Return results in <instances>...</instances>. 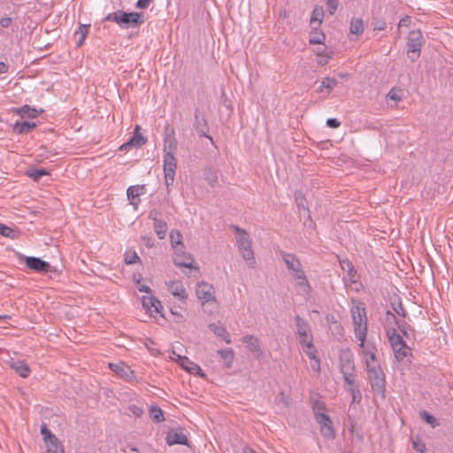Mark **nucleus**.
Wrapping results in <instances>:
<instances>
[{"mask_svg": "<svg viewBox=\"0 0 453 453\" xmlns=\"http://www.w3.org/2000/svg\"><path fill=\"white\" fill-rule=\"evenodd\" d=\"M396 326L405 337H409V330H411L410 325H408L405 321H398L396 322Z\"/></svg>", "mask_w": 453, "mask_h": 453, "instance_id": "nucleus-47", "label": "nucleus"}, {"mask_svg": "<svg viewBox=\"0 0 453 453\" xmlns=\"http://www.w3.org/2000/svg\"><path fill=\"white\" fill-rule=\"evenodd\" d=\"M326 126L331 128H337L341 126V122L337 119L330 118L326 120Z\"/></svg>", "mask_w": 453, "mask_h": 453, "instance_id": "nucleus-55", "label": "nucleus"}, {"mask_svg": "<svg viewBox=\"0 0 453 453\" xmlns=\"http://www.w3.org/2000/svg\"><path fill=\"white\" fill-rule=\"evenodd\" d=\"M209 328L219 337L222 338L223 341L229 344L231 343V339L228 332L226 327L220 323H211L209 325Z\"/></svg>", "mask_w": 453, "mask_h": 453, "instance_id": "nucleus-24", "label": "nucleus"}, {"mask_svg": "<svg viewBox=\"0 0 453 453\" xmlns=\"http://www.w3.org/2000/svg\"><path fill=\"white\" fill-rule=\"evenodd\" d=\"M89 27L90 25H81L75 31L73 37L76 40V47H81L83 44L88 34Z\"/></svg>", "mask_w": 453, "mask_h": 453, "instance_id": "nucleus-29", "label": "nucleus"}, {"mask_svg": "<svg viewBox=\"0 0 453 453\" xmlns=\"http://www.w3.org/2000/svg\"><path fill=\"white\" fill-rule=\"evenodd\" d=\"M310 359H311V367L312 371H314L316 372H320V360L318 357V356L313 358H310Z\"/></svg>", "mask_w": 453, "mask_h": 453, "instance_id": "nucleus-50", "label": "nucleus"}, {"mask_svg": "<svg viewBox=\"0 0 453 453\" xmlns=\"http://www.w3.org/2000/svg\"><path fill=\"white\" fill-rule=\"evenodd\" d=\"M349 32L356 35H359L364 32V22L362 19H352Z\"/></svg>", "mask_w": 453, "mask_h": 453, "instance_id": "nucleus-33", "label": "nucleus"}, {"mask_svg": "<svg viewBox=\"0 0 453 453\" xmlns=\"http://www.w3.org/2000/svg\"><path fill=\"white\" fill-rule=\"evenodd\" d=\"M316 422L319 425V431L325 438L334 439L335 432L333 427V422L328 415H319Z\"/></svg>", "mask_w": 453, "mask_h": 453, "instance_id": "nucleus-13", "label": "nucleus"}, {"mask_svg": "<svg viewBox=\"0 0 453 453\" xmlns=\"http://www.w3.org/2000/svg\"><path fill=\"white\" fill-rule=\"evenodd\" d=\"M299 343L301 344L303 349L313 345L312 334H308L307 337H299Z\"/></svg>", "mask_w": 453, "mask_h": 453, "instance_id": "nucleus-46", "label": "nucleus"}, {"mask_svg": "<svg viewBox=\"0 0 453 453\" xmlns=\"http://www.w3.org/2000/svg\"><path fill=\"white\" fill-rule=\"evenodd\" d=\"M387 335L388 337V341L392 349L397 348L399 346L400 348L405 346V342L403 341V337L397 333V329L395 327L387 328Z\"/></svg>", "mask_w": 453, "mask_h": 453, "instance_id": "nucleus-21", "label": "nucleus"}, {"mask_svg": "<svg viewBox=\"0 0 453 453\" xmlns=\"http://www.w3.org/2000/svg\"><path fill=\"white\" fill-rule=\"evenodd\" d=\"M324 40H325V35L321 33L318 35L311 37L309 39V42L311 44H320V43H323Z\"/></svg>", "mask_w": 453, "mask_h": 453, "instance_id": "nucleus-51", "label": "nucleus"}, {"mask_svg": "<svg viewBox=\"0 0 453 453\" xmlns=\"http://www.w3.org/2000/svg\"><path fill=\"white\" fill-rule=\"evenodd\" d=\"M129 411L135 417H141L142 414L143 413L142 408L134 404L129 406Z\"/></svg>", "mask_w": 453, "mask_h": 453, "instance_id": "nucleus-53", "label": "nucleus"}, {"mask_svg": "<svg viewBox=\"0 0 453 453\" xmlns=\"http://www.w3.org/2000/svg\"><path fill=\"white\" fill-rule=\"evenodd\" d=\"M125 262L127 265L141 263V259L135 251H127L125 254Z\"/></svg>", "mask_w": 453, "mask_h": 453, "instance_id": "nucleus-41", "label": "nucleus"}, {"mask_svg": "<svg viewBox=\"0 0 453 453\" xmlns=\"http://www.w3.org/2000/svg\"><path fill=\"white\" fill-rule=\"evenodd\" d=\"M176 356H177L176 361L180 364V365L184 370H186L187 372H188L191 374L199 375L200 377L205 376L204 372L202 371V369L200 368V366L197 364L192 362L187 357H182L180 355H176Z\"/></svg>", "mask_w": 453, "mask_h": 453, "instance_id": "nucleus-16", "label": "nucleus"}, {"mask_svg": "<svg viewBox=\"0 0 453 453\" xmlns=\"http://www.w3.org/2000/svg\"><path fill=\"white\" fill-rule=\"evenodd\" d=\"M49 174L50 173L45 169L33 168L27 171V175L35 181H39L42 176Z\"/></svg>", "mask_w": 453, "mask_h": 453, "instance_id": "nucleus-34", "label": "nucleus"}, {"mask_svg": "<svg viewBox=\"0 0 453 453\" xmlns=\"http://www.w3.org/2000/svg\"><path fill=\"white\" fill-rule=\"evenodd\" d=\"M303 350L309 358H313L318 356V351L314 344L311 345V347L303 348Z\"/></svg>", "mask_w": 453, "mask_h": 453, "instance_id": "nucleus-49", "label": "nucleus"}, {"mask_svg": "<svg viewBox=\"0 0 453 453\" xmlns=\"http://www.w3.org/2000/svg\"><path fill=\"white\" fill-rule=\"evenodd\" d=\"M391 304H392V309L395 313H396L397 315H399L403 318H405L407 316V312H406L405 309L403 308V305L400 300H398V302L396 303H392Z\"/></svg>", "mask_w": 453, "mask_h": 453, "instance_id": "nucleus-43", "label": "nucleus"}, {"mask_svg": "<svg viewBox=\"0 0 453 453\" xmlns=\"http://www.w3.org/2000/svg\"><path fill=\"white\" fill-rule=\"evenodd\" d=\"M312 411L315 416V418H317L319 415H326V405L324 402L316 400L312 403Z\"/></svg>", "mask_w": 453, "mask_h": 453, "instance_id": "nucleus-38", "label": "nucleus"}, {"mask_svg": "<svg viewBox=\"0 0 453 453\" xmlns=\"http://www.w3.org/2000/svg\"><path fill=\"white\" fill-rule=\"evenodd\" d=\"M347 388L348 392L351 395L352 403H359L362 399V395L360 389L356 382L353 385H348Z\"/></svg>", "mask_w": 453, "mask_h": 453, "instance_id": "nucleus-35", "label": "nucleus"}, {"mask_svg": "<svg viewBox=\"0 0 453 453\" xmlns=\"http://www.w3.org/2000/svg\"><path fill=\"white\" fill-rule=\"evenodd\" d=\"M136 285L140 292L150 293V288L148 286L142 284L140 280H137Z\"/></svg>", "mask_w": 453, "mask_h": 453, "instance_id": "nucleus-61", "label": "nucleus"}, {"mask_svg": "<svg viewBox=\"0 0 453 453\" xmlns=\"http://www.w3.org/2000/svg\"><path fill=\"white\" fill-rule=\"evenodd\" d=\"M142 306L150 312L159 313L160 310L163 309L159 300L153 296H143Z\"/></svg>", "mask_w": 453, "mask_h": 453, "instance_id": "nucleus-23", "label": "nucleus"}, {"mask_svg": "<svg viewBox=\"0 0 453 453\" xmlns=\"http://www.w3.org/2000/svg\"><path fill=\"white\" fill-rule=\"evenodd\" d=\"M41 434L43 437L45 444L48 443L50 441H53L54 437H57L48 429L46 424H42L41 426Z\"/></svg>", "mask_w": 453, "mask_h": 453, "instance_id": "nucleus-42", "label": "nucleus"}, {"mask_svg": "<svg viewBox=\"0 0 453 453\" xmlns=\"http://www.w3.org/2000/svg\"><path fill=\"white\" fill-rule=\"evenodd\" d=\"M339 366L346 385H353L356 380V367L354 356L349 349H341L339 353Z\"/></svg>", "mask_w": 453, "mask_h": 453, "instance_id": "nucleus-5", "label": "nucleus"}, {"mask_svg": "<svg viewBox=\"0 0 453 453\" xmlns=\"http://www.w3.org/2000/svg\"><path fill=\"white\" fill-rule=\"evenodd\" d=\"M0 234L11 239H14L17 236L16 231L14 229L2 223H0Z\"/></svg>", "mask_w": 453, "mask_h": 453, "instance_id": "nucleus-40", "label": "nucleus"}, {"mask_svg": "<svg viewBox=\"0 0 453 453\" xmlns=\"http://www.w3.org/2000/svg\"><path fill=\"white\" fill-rule=\"evenodd\" d=\"M295 324L298 337H307L308 334H311L309 323L299 315L295 317Z\"/></svg>", "mask_w": 453, "mask_h": 453, "instance_id": "nucleus-22", "label": "nucleus"}, {"mask_svg": "<svg viewBox=\"0 0 453 453\" xmlns=\"http://www.w3.org/2000/svg\"><path fill=\"white\" fill-rule=\"evenodd\" d=\"M42 111H43L42 110L38 111L37 109L30 107L27 104H25L22 107L16 109V112L21 118H29V119L36 118Z\"/></svg>", "mask_w": 453, "mask_h": 453, "instance_id": "nucleus-28", "label": "nucleus"}, {"mask_svg": "<svg viewBox=\"0 0 453 453\" xmlns=\"http://www.w3.org/2000/svg\"><path fill=\"white\" fill-rule=\"evenodd\" d=\"M194 128L199 136L209 138L211 142H213L212 137L208 134L209 126L207 119L204 115L200 112L199 109H196L195 111Z\"/></svg>", "mask_w": 453, "mask_h": 453, "instance_id": "nucleus-12", "label": "nucleus"}, {"mask_svg": "<svg viewBox=\"0 0 453 453\" xmlns=\"http://www.w3.org/2000/svg\"><path fill=\"white\" fill-rule=\"evenodd\" d=\"M386 321L388 324L394 323L396 325V322H398L399 320L396 319V317L393 311H388L386 312Z\"/></svg>", "mask_w": 453, "mask_h": 453, "instance_id": "nucleus-54", "label": "nucleus"}, {"mask_svg": "<svg viewBox=\"0 0 453 453\" xmlns=\"http://www.w3.org/2000/svg\"><path fill=\"white\" fill-rule=\"evenodd\" d=\"M419 415L422 418V419H424L433 428H434V427L439 426V423H438L437 419L435 418V417H434L428 411H420Z\"/></svg>", "mask_w": 453, "mask_h": 453, "instance_id": "nucleus-39", "label": "nucleus"}, {"mask_svg": "<svg viewBox=\"0 0 453 453\" xmlns=\"http://www.w3.org/2000/svg\"><path fill=\"white\" fill-rule=\"evenodd\" d=\"M318 56H319V59H318L317 62H318V64L319 65H326L328 63L330 58H331L330 55H328V54H322V53H319Z\"/></svg>", "mask_w": 453, "mask_h": 453, "instance_id": "nucleus-52", "label": "nucleus"}, {"mask_svg": "<svg viewBox=\"0 0 453 453\" xmlns=\"http://www.w3.org/2000/svg\"><path fill=\"white\" fill-rule=\"evenodd\" d=\"M218 354L224 361L226 362V366L230 367L234 357V350L232 349H219L218 350Z\"/></svg>", "mask_w": 453, "mask_h": 453, "instance_id": "nucleus-36", "label": "nucleus"}, {"mask_svg": "<svg viewBox=\"0 0 453 453\" xmlns=\"http://www.w3.org/2000/svg\"><path fill=\"white\" fill-rule=\"evenodd\" d=\"M338 81L334 78L326 77L321 81L320 86L317 88V93H323L326 89V96H328L331 91L336 87Z\"/></svg>", "mask_w": 453, "mask_h": 453, "instance_id": "nucleus-27", "label": "nucleus"}, {"mask_svg": "<svg viewBox=\"0 0 453 453\" xmlns=\"http://www.w3.org/2000/svg\"><path fill=\"white\" fill-rule=\"evenodd\" d=\"M140 126H135L134 129L133 136L128 140V142L123 143L120 147V150H126L131 147L140 148L142 145L146 144L148 142L147 137L141 134Z\"/></svg>", "mask_w": 453, "mask_h": 453, "instance_id": "nucleus-14", "label": "nucleus"}, {"mask_svg": "<svg viewBox=\"0 0 453 453\" xmlns=\"http://www.w3.org/2000/svg\"><path fill=\"white\" fill-rule=\"evenodd\" d=\"M47 453H65L64 448L57 437L46 443Z\"/></svg>", "mask_w": 453, "mask_h": 453, "instance_id": "nucleus-32", "label": "nucleus"}, {"mask_svg": "<svg viewBox=\"0 0 453 453\" xmlns=\"http://www.w3.org/2000/svg\"><path fill=\"white\" fill-rule=\"evenodd\" d=\"M231 228L236 234V242L238 244L239 252L242 254V258L247 261L248 265L254 268L256 265V259L252 250L251 239L246 230L238 226L232 225Z\"/></svg>", "mask_w": 453, "mask_h": 453, "instance_id": "nucleus-2", "label": "nucleus"}, {"mask_svg": "<svg viewBox=\"0 0 453 453\" xmlns=\"http://www.w3.org/2000/svg\"><path fill=\"white\" fill-rule=\"evenodd\" d=\"M393 350L395 357L398 361H403L410 354V348L407 346V344H405V346H403V348H400V346L397 348H394Z\"/></svg>", "mask_w": 453, "mask_h": 453, "instance_id": "nucleus-37", "label": "nucleus"}, {"mask_svg": "<svg viewBox=\"0 0 453 453\" xmlns=\"http://www.w3.org/2000/svg\"><path fill=\"white\" fill-rule=\"evenodd\" d=\"M154 231L157 234L158 239L163 240L166 235L167 224L165 221L155 218L153 221Z\"/></svg>", "mask_w": 453, "mask_h": 453, "instance_id": "nucleus-30", "label": "nucleus"}, {"mask_svg": "<svg viewBox=\"0 0 453 453\" xmlns=\"http://www.w3.org/2000/svg\"><path fill=\"white\" fill-rule=\"evenodd\" d=\"M242 342L246 344L247 349L255 355L261 356L262 349L259 345V340L254 335H245L242 337Z\"/></svg>", "mask_w": 453, "mask_h": 453, "instance_id": "nucleus-20", "label": "nucleus"}, {"mask_svg": "<svg viewBox=\"0 0 453 453\" xmlns=\"http://www.w3.org/2000/svg\"><path fill=\"white\" fill-rule=\"evenodd\" d=\"M109 367L112 372L127 381L134 379V371L123 362L110 363Z\"/></svg>", "mask_w": 453, "mask_h": 453, "instance_id": "nucleus-15", "label": "nucleus"}, {"mask_svg": "<svg viewBox=\"0 0 453 453\" xmlns=\"http://www.w3.org/2000/svg\"><path fill=\"white\" fill-rule=\"evenodd\" d=\"M188 438L181 429H173L166 435V442L168 445H188Z\"/></svg>", "mask_w": 453, "mask_h": 453, "instance_id": "nucleus-19", "label": "nucleus"}, {"mask_svg": "<svg viewBox=\"0 0 453 453\" xmlns=\"http://www.w3.org/2000/svg\"><path fill=\"white\" fill-rule=\"evenodd\" d=\"M388 96L391 99H393L394 101H400L401 100V96L398 95L397 92H395L394 89H392L389 93H388Z\"/></svg>", "mask_w": 453, "mask_h": 453, "instance_id": "nucleus-64", "label": "nucleus"}, {"mask_svg": "<svg viewBox=\"0 0 453 453\" xmlns=\"http://www.w3.org/2000/svg\"><path fill=\"white\" fill-rule=\"evenodd\" d=\"M278 398H279V401L281 402L285 406H288L290 399L288 396H286L284 395V393H280L278 395Z\"/></svg>", "mask_w": 453, "mask_h": 453, "instance_id": "nucleus-62", "label": "nucleus"}, {"mask_svg": "<svg viewBox=\"0 0 453 453\" xmlns=\"http://www.w3.org/2000/svg\"><path fill=\"white\" fill-rule=\"evenodd\" d=\"M296 202L299 209L302 208L303 210L309 211L308 208H306L304 205V198L299 197L297 195H296Z\"/></svg>", "mask_w": 453, "mask_h": 453, "instance_id": "nucleus-60", "label": "nucleus"}, {"mask_svg": "<svg viewBox=\"0 0 453 453\" xmlns=\"http://www.w3.org/2000/svg\"><path fill=\"white\" fill-rule=\"evenodd\" d=\"M323 16V10L321 8H315L311 14V22L318 21L319 25H320L322 23Z\"/></svg>", "mask_w": 453, "mask_h": 453, "instance_id": "nucleus-44", "label": "nucleus"}, {"mask_svg": "<svg viewBox=\"0 0 453 453\" xmlns=\"http://www.w3.org/2000/svg\"><path fill=\"white\" fill-rule=\"evenodd\" d=\"M144 185L130 186L127 190V198L132 205L136 208L141 202L140 196L145 194Z\"/></svg>", "mask_w": 453, "mask_h": 453, "instance_id": "nucleus-17", "label": "nucleus"}, {"mask_svg": "<svg viewBox=\"0 0 453 453\" xmlns=\"http://www.w3.org/2000/svg\"><path fill=\"white\" fill-rule=\"evenodd\" d=\"M152 0H138L135 6L139 9H146Z\"/></svg>", "mask_w": 453, "mask_h": 453, "instance_id": "nucleus-59", "label": "nucleus"}, {"mask_svg": "<svg viewBox=\"0 0 453 453\" xmlns=\"http://www.w3.org/2000/svg\"><path fill=\"white\" fill-rule=\"evenodd\" d=\"M171 245L174 250L173 264L179 267L191 268L194 262V258L190 255H185L186 259H180V254L178 253L179 249L182 250L184 244L182 242V234L178 230H173L170 233Z\"/></svg>", "mask_w": 453, "mask_h": 453, "instance_id": "nucleus-8", "label": "nucleus"}, {"mask_svg": "<svg viewBox=\"0 0 453 453\" xmlns=\"http://www.w3.org/2000/svg\"><path fill=\"white\" fill-rule=\"evenodd\" d=\"M172 149H176L175 142L170 143L169 150H167L165 146L164 148L163 170L165 174V183L168 192H170V187L173 184L177 168V159L174 157Z\"/></svg>", "mask_w": 453, "mask_h": 453, "instance_id": "nucleus-6", "label": "nucleus"}, {"mask_svg": "<svg viewBox=\"0 0 453 453\" xmlns=\"http://www.w3.org/2000/svg\"><path fill=\"white\" fill-rule=\"evenodd\" d=\"M168 291L181 302H186L188 295L183 283L180 281H171L167 283Z\"/></svg>", "mask_w": 453, "mask_h": 453, "instance_id": "nucleus-18", "label": "nucleus"}, {"mask_svg": "<svg viewBox=\"0 0 453 453\" xmlns=\"http://www.w3.org/2000/svg\"><path fill=\"white\" fill-rule=\"evenodd\" d=\"M104 20L115 22L122 28L137 27L144 22L142 13L123 11L109 13Z\"/></svg>", "mask_w": 453, "mask_h": 453, "instance_id": "nucleus-4", "label": "nucleus"}, {"mask_svg": "<svg viewBox=\"0 0 453 453\" xmlns=\"http://www.w3.org/2000/svg\"><path fill=\"white\" fill-rule=\"evenodd\" d=\"M364 350V354L365 356L367 357L366 361L369 360L371 364H375V361H376V356H375V353L372 349H371L369 348V346L365 347L364 345V348H362Z\"/></svg>", "mask_w": 453, "mask_h": 453, "instance_id": "nucleus-45", "label": "nucleus"}, {"mask_svg": "<svg viewBox=\"0 0 453 453\" xmlns=\"http://www.w3.org/2000/svg\"><path fill=\"white\" fill-rule=\"evenodd\" d=\"M350 312L355 336L359 342V347L364 348L367 334V318L365 308L360 305H355L352 306Z\"/></svg>", "mask_w": 453, "mask_h": 453, "instance_id": "nucleus-3", "label": "nucleus"}, {"mask_svg": "<svg viewBox=\"0 0 453 453\" xmlns=\"http://www.w3.org/2000/svg\"><path fill=\"white\" fill-rule=\"evenodd\" d=\"M35 127H36L35 122H29V121L19 122V121H17L12 127V131H13V133H15L17 134H28Z\"/></svg>", "mask_w": 453, "mask_h": 453, "instance_id": "nucleus-25", "label": "nucleus"}, {"mask_svg": "<svg viewBox=\"0 0 453 453\" xmlns=\"http://www.w3.org/2000/svg\"><path fill=\"white\" fill-rule=\"evenodd\" d=\"M19 258L20 260H24L27 267L36 273L57 272L56 269H52L51 265L48 262L41 259L40 257H26L19 253Z\"/></svg>", "mask_w": 453, "mask_h": 453, "instance_id": "nucleus-10", "label": "nucleus"}, {"mask_svg": "<svg viewBox=\"0 0 453 453\" xmlns=\"http://www.w3.org/2000/svg\"><path fill=\"white\" fill-rule=\"evenodd\" d=\"M280 256L296 285L303 288L304 292H310L311 288L299 258L295 254L285 251H280Z\"/></svg>", "mask_w": 453, "mask_h": 453, "instance_id": "nucleus-1", "label": "nucleus"}, {"mask_svg": "<svg viewBox=\"0 0 453 453\" xmlns=\"http://www.w3.org/2000/svg\"><path fill=\"white\" fill-rule=\"evenodd\" d=\"M411 23V19L410 16H404L399 20V27H409Z\"/></svg>", "mask_w": 453, "mask_h": 453, "instance_id": "nucleus-56", "label": "nucleus"}, {"mask_svg": "<svg viewBox=\"0 0 453 453\" xmlns=\"http://www.w3.org/2000/svg\"><path fill=\"white\" fill-rule=\"evenodd\" d=\"M12 19L10 17H3L0 19V26L2 27H9L12 25Z\"/></svg>", "mask_w": 453, "mask_h": 453, "instance_id": "nucleus-58", "label": "nucleus"}, {"mask_svg": "<svg viewBox=\"0 0 453 453\" xmlns=\"http://www.w3.org/2000/svg\"><path fill=\"white\" fill-rule=\"evenodd\" d=\"M338 0H327L326 8L330 15H334L338 8Z\"/></svg>", "mask_w": 453, "mask_h": 453, "instance_id": "nucleus-48", "label": "nucleus"}, {"mask_svg": "<svg viewBox=\"0 0 453 453\" xmlns=\"http://www.w3.org/2000/svg\"><path fill=\"white\" fill-rule=\"evenodd\" d=\"M424 44L422 32L419 29L412 30L407 36V56L411 62H415L419 55Z\"/></svg>", "mask_w": 453, "mask_h": 453, "instance_id": "nucleus-9", "label": "nucleus"}, {"mask_svg": "<svg viewBox=\"0 0 453 453\" xmlns=\"http://www.w3.org/2000/svg\"><path fill=\"white\" fill-rule=\"evenodd\" d=\"M149 415L155 423H160L165 420L162 410L157 405H152L149 409Z\"/></svg>", "mask_w": 453, "mask_h": 453, "instance_id": "nucleus-31", "label": "nucleus"}, {"mask_svg": "<svg viewBox=\"0 0 453 453\" xmlns=\"http://www.w3.org/2000/svg\"><path fill=\"white\" fill-rule=\"evenodd\" d=\"M368 379L373 393L385 396L386 381L385 374L381 370L380 365L371 364L369 360L366 361Z\"/></svg>", "mask_w": 453, "mask_h": 453, "instance_id": "nucleus-7", "label": "nucleus"}, {"mask_svg": "<svg viewBox=\"0 0 453 453\" xmlns=\"http://www.w3.org/2000/svg\"><path fill=\"white\" fill-rule=\"evenodd\" d=\"M413 449L422 453L426 449V445L422 441H413Z\"/></svg>", "mask_w": 453, "mask_h": 453, "instance_id": "nucleus-57", "label": "nucleus"}, {"mask_svg": "<svg viewBox=\"0 0 453 453\" xmlns=\"http://www.w3.org/2000/svg\"><path fill=\"white\" fill-rule=\"evenodd\" d=\"M345 263H346V266H348V271H347L348 275L352 278L353 275L356 273V271L354 270V267H353L351 262L347 260V262H345Z\"/></svg>", "mask_w": 453, "mask_h": 453, "instance_id": "nucleus-63", "label": "nucleus"}, {"mask_svg": "<svg viewBox=\"0 0 453 453\" xmlns=\"http://www.w3.org/2000/svg\"><path fill=\"white\" fill-rule=\"evenodd\" d=\"M11 368L22 378H27L30 373V368L27 363L21 360L12 361Z\"/></svg>", "mask_w": 453, "mask_h": 453, "instance_id": "nucleus-26", "label": "nucleus"}, {"mask_svg": "<svg viewBox=\"0 0 453 453\" xmlns=\"http://www.w3.org/2000/svg\"><path fill=\"white\" fill-rule=\"evenodd\" d=\"M196 294L202 305L209 302L216 303L214 288L211 284L203 281L199 282L196 288Z\"/></svg>", "mask_w": 453, "mask_h": 453, "instance_id": "nucleus-11", "label": "nucleus"}]
</instances>
